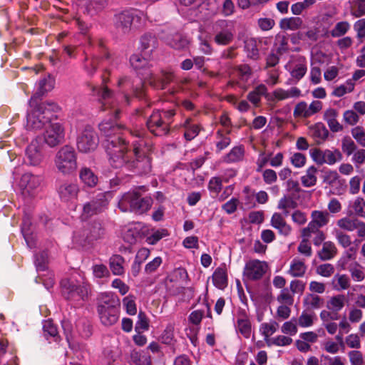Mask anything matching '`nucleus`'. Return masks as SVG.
<instances>
[{
  "instance_id": "f257e3e1",
  "label": "nucleus",
  "mask_w": 365,
  "mask_h": 365,
  "mask_svg": "<svg viewBox=\"0 0 365 365\" xmlns=\"http://www.w3.org/2000/svg\"><path fill=\"white\" fill-rule=\"evenodd\" d=\"M130 133L138 140L132 143L133 150L129 143L120 139L113 140L107 148V155L110 165L114 168H123L139 175L148 174L151 171V158L144 155L142 148L145 142V131L143 128L130 129Z\"/></svg>"
},
{
  "instance_id": "f03ea898",
  "label": "nucleus",
  "mask_w": 365,
  "mask_h": 365,
  "mask_svg": "<svg viewBox=\"0 0 365 365\" xmlns=\"http://www.w3.org/2000/svg\"><path fill=\"white\" fill-rule=\"evenodd\" d=\"M96 311L101 323L105 327L115 324L120 318V301L113 292H101L98 296Z\"/></svg>"
},
{
  "instance_id": "7ed1b4c3",
  "label": "nucleus",
  "mask_w": 365,
  "mask_h": 365,
  "mask_svg": "<svg viewBox=\"0 0 365 365\" xmlns=\"http://www.w3.org/2000/svg\"><path fill=\"white\" fill-rule=\"evenodd\" d=\"M59 110V106L54 102H43L38 104L27 114V128L38 130L46 128L54 117L53 113Z\"/></svg>"
},
{
  "instance_id": "20e7f679",
  "label": "nucleus",
  "mask_w": 365,
  "mask_h": 365,
  "mask_svg": "<svg viewBox=\"0 0 365 365\" xmlns=\"http://www.w3.org/2000/svg\"><path fill=\"white\" fill-rule=\"evenodd\" d=\"M177 115L175 108L154 110L146 121L147 128L155 136L167 135Z\"/></svg>"
},
{
  "instance_id": "39448f33",
  "label": "nucleus",
  "mask_w": 365,
  "mask_h": 365,
  "mask_svg": "<svg viewBox=\"0 0 365 365\" xmlns=\"http://www.w3.org/2000/svg\"><path fill=\"white\" fill-rule=\"evenodd\" d=\"M153 205V199L149 197H141L137 192H128L123 195L119 200L118 207L123 211L128 210L143 214L149 210Z\"/></svg>"
},
{
  "instance_id": "423d86ee",
  "label": "nucleus",
  "mask_w": 365,
  "mask_h": 365,
  "mask_svg": "<svg viewBox=\"0 0 365 365\" xmlns=\"http://www.w3.org/2000/svg\"><path fill=\"white\" fill-rule=\"evenodd\" d=\"M54 163L58 170L63 175H69L77 169V155L75 149L66 145L56 154Z\"/></svg>"
},
{
  "instance_id": "0eeeda50",
  "label": "nucleus",
  "mask_w": 365,
  "mask_h": 365,
  "mask_svg": "<svg viewBox=\"0 0 365 365\" xmlns=\"http://www.w3.org/2000/svg\"><path fill=\"white\" fill-rule=\"evenodd\" d=\"M108 196H110V193L108 192H99L91 200L85 202L80 215L81 220L87 221L92 217L104 212L108 208L109 203Z\"/></svg>"
},
{
  "instance_id": "6e6552de",
  "label": "nucleus",
  "mask_w": 365,
  "mask_h": 365,
  "mask_svg": "<svg viewBox=\"0 0 365 365\" xmlns=\"http://www.w3.org/2000/svg\"><path fill=\"white\" fill-rule=\"evenodd\" d=\"M104 233L105 230L102 224L98 221H94L88 224L86 227L82 230L76 231L73 239L76 244L84 246L86 243L89 244L101 239Z\"/></svg>"
},
{
  "instance_id": "1a4fd4ad",
  "label": "nucleus",
  "mask_w": 365,
  "mask_h": 365,
  "mask_svg": "<svg viewBox=\"0 0 365 365\" xmlns=\"http://www.w3.org/2000/svg\"><path fill=\"white\" fill-rule=\"evenodd\" d=\"M144 83L145 82H143L141 79L134 80L129 76H123L119 78L118 86L124 93L123 98L127 104L130 103V92L138 98H143L145 96Z\"/></svg>"
},
{
  "instance_id": "9d476101",
  "label": "nucleus",
  "mask_w": 365,
  "mask_h": 365,
  "mask_svg": "<svg viewBox=\"0 0 365 365\" xmlns=\"http://www.w3.org/2000/svg\"><path fill=\"white\" fill-rule=\"evenodd\" d=\"M144 14L134 10H124L114 15L113 22L115 27L123 33H128L133 22H139L144 19Z\"/></svg>"
},
{
  "instance_id": "9b49d317",
  "label": "nucleus",
  "mask_w": 365,
  "mask_h": 365,
  "mask_svg": "<svg viewBox=\"0 0 365 365\" xmlns=\"http://www.w3.org/2000/svg\"><path fill=\"white\" fill-rule=\"evenodd\" d=\"M214 41L219 46H227L235 37L233 24L226 20H218L212 26Z\"/></svg>"
},
{
  "instance_id": "f8f14e48",
  "label": "nucleus",
  "mask_w": 365,
  "mask_h": 365,
  "mask_svg": "<svg viewBox=\"0 0 365 365\" xmlns=\"http://www.w3.org/2000/svg\"><path fill=\"white\" fill-rule=\"evenodd\" d=\"M269 269L268 264L259 259H250L245 263L242 280L246 282H257L263 278Z\"/></svg>"
},
{
  "instance_id": "ddd939ff",
  "label": "nucleus",
  "mask_w": 365,
  "mask_h": 365,
  "mask_svg": "<svg viewBox=\"0 0 365 365\" xmlns=\"http://www.w3.org/2000/svg\"><path fill=\"white\" fill-rule=\"evenodd\" d=\"M309 155L312 160L319 165L324 164L333 165L343 158L342 153L337 148L322 150L314 148L309 150Z\"/></svg>"
},
{
  "instance_id": "4468645a",
  "label": "nucleus",
  "mask_w": 365,
  "mask_h": 365,
  "mask_svg": "<svg viewBox=\"0 0 365 365\" xmlns=\"http://www.w3.org/2000/svg\"><path fill=\"white\" fill-rule=\"evenodd\" d=\"M76 145L81 153H87L95 150L98 145V138L95 130L91 126H86L79 133Z\"/></svg>"
},
{
  "instance_id": "2eb2a0df",
  "label": "nucleus",
  "mask_w": 365,
  "mask_h": 365,
  "mask_svg": "<svg viewBox=\"0 0 365 365\" xmlns=\"http://www.w3.org/2000/svg\"><path fill=\"white\" fill-rule=\"evenodd\" d=\"M151 56L141 51L140 53H134L130 57L131 66L137 71L138 74L143 78L145 82V77L151 73L150 68L152 66L150 63Z\"/></svg>"
},
{
  "instance_id": "dca6fc26",
  "label": "nucleus",
  "mask_w": 365,
  "mask_h": 365,
  "mask_svg": "<svg viewBox=\"0 0 365 365\" xmlns=\"http://www.w3.org/2000/svg\"><path fill=\"white\" fill-rule=\"evenodd\" d=\"M65 130L59 123H49L43 134L44 142L50 147H55L64 139Z\"/></svg>"
},
{
  "instance_id": "f3484780",
  "label": "nucleus",
  "mask_w": 365,
  "mask_h": 365,
  "mask_svg": "<svg viewBox=\"0 0 365 365\" xmlns=\"http://www.w3.org/2000/svg\"><path fill=\"white\" fill-rule=\"evenodd\" d=\"M57 193L60 200L66 203H72L77 200L80 188L75 182L62 181L57 187Z\"/></svg>"
},
{
  "instance_id": "a211bd4d",
  "label": "nucleus",
  "mask_w": 365,
  "mask_h": 365,
  "mask_svg": "<svg viewBox=\"0 0 365 365\" xmlns=\"http://www.w3.org/2000/svg\"><path fill=\"white\" fill-rule=\"evenodd\" d=\"M61 287L63 295L68 299H71L76 296L80 299L85 300L88 296V288L86 285L76 284L68 279H64L61 281Z\"/></svg>"
},
{
  "instance_id": "6ab92c4d",
  "label": "nucleus",
  "mask_w": 365,
  "mask_h": 365,
  "mask_svg": "<svg viewBox=\"0 0 365 365\" xmlns=\"http://www.w3.org/2000/svg\"><path fill=\"white\" fill-rule=\"evenodd\" d=\"M173 128L177 130L183 129V136L187 141H191L196 138L201 130L200 125L189 116H182L181 120L176 123Z\"/></svg>"
},
{
  "instance_id": "aec40b11",
  "label": "nucleus",
  "mask_w": 365,
  "mask_h": 365,
  "mask_svg": "<svg viewBox=\"0 0 365 365\" xmlns=\"http://www.w3.org/2000/svg\"><path fill=\"white\" fill-rule=\"evenodd\" d=\"M98 94L101 96V110H108L109 114L114 120L118 119L120 115V110L117 108L115 103H114L111 91L106 86H104L102 88L98 89Z\"/></svg>"
},
{
  "instance_id": "412c9836",
  "label": "nucleus",
  "mask_w": 365,
  "mask_h": 365,
  "mask_svg": "<svg viewBox=\"0 0 365 365\" xmlns=\"http://www.w3.org/2000/svg\"><path fill=\"white\" fill-rule=\"evenodd\" d=\"M175 78L174 73L170 70H162L158 76L153 73L145 77V82L155 89H164Z\"/></svg>"
},
{
  "instance_id": "4be33fe9",
  "label": "nucleus",
  "mask_w": 365,
  "mask_h": 365,
  "mask_svg": "<svg viewBox=\"0 0 365 365\" xmlns=\"http://www.w3.org/2000/svg\"><path fill=\"white\" fill-rule=\"evenodd\" d=\"M43 145L41 138L33 140L28 145L26 155L28 163L34 166L39 165L43 160Z\"/></svg>"
},
{
  "instance_id": "5701e85b",
  "label": "nucleus",
  "mask_w": 365,
  "mask_h": 365,
  "mask_svg": "<svg viewBox=\"0 0 365 365\" xmlns=\"http://www.w3.org/2000/svg\"><path fill=\"white\" fill-rule=\"evenodd\" d=\"M42 178L26 173L20 180L19 185L24 195H32L34 192L40 186Z\"/></svg>"
},
{
  "instance_id": "b1692460",
  "label": "nucleus",
  "mask_w": 365,
  "mask_h": 365,
  "mask_svg": "<svg viewBox=\"0 0 365 365\" xmlns=\"http://www.w3.org/2000/svg\"><path fill=\"white\" fill-rule=\"evenodd\" d=\"M309 135L317 145L322 144L329 136V130L322 123H317L309 127Z\"/></svg>"
},
{
  "instance_id": "393cba45",
  "label": "nucleus",
  "mask_w": 365,
  "mask_h": 365,
  "mask_svg": "<svg viewBox=\"0 0 365 365\" xmlns=\"http://www.w3.org/2000/svg\"><path fill=\"white\" fill-rule=\"evenodd\" d=\"M271 225L276 230H278L279 234L283 236H288L292 232V227L287 223L284 217L282 214L274 212L270 220Z\"/></svg>"
},
{
  "instance_id": "a878e982",
  "label": "nucleus",
  "mask_w": 365,
  "mask_h": 365,
  "mask_svg": "<svg viewBox=\"0 0 365 365\" xmlns=\"http://www.w3.org/2000/svg\"><path fill=\"white\" fill-rule=\"evenodd\" d=\"M311 221L307 227L321 228L329 222V213L327 211L313 210L311 213Z\"/></svg>"
},
{
  "instance_id": "bb28decb",
  "label": "nucleus",
  "mask_w": 365,
  "mask_h": 365,
  "mask_svg": "<svg viewBox=\"0 0 365 365\" xmlns=\"http://www.w3.org/2000/svg\"><path fill=\"white\" fill-rule=\"evenodd\" d=\"M237 329L245 338L249 339L252 333L251 322L245 310L240 312L237 318Z\"/></svg>"
},
{
  "instance_id": "cd10ccee",
  "label": "nucleus",
  "mask_w": 365,
  "mask_h": 365,
  "mask_svg": "<svg viewBox=\"0 0 365 365\" xmlns=\"http://www.w3.org/2000/svg\"><path fill=\"white\" fill-rule=\"evenodd\" d=\"M312 235L314 236L312 240L313 244L317 247L321 245L326 239V235L319 228L306 227L302 229L301 237H307L309 240Z\"/></svg>"
},
{
  "instance_id": "c85d7f7f",
  "label": "nucleus",
  "mask_w": 365,
  "mask_h": 365,
  "mask_svg": "<svg viewBox=\"0 0 365 365\" xmlns=\"http://www.w3.org/2000/svg\"><path fill=\"white\" fill-rule=\"evenodd\" d=\"M338 111L334 108H329L324 113V120L327 123L329 129L334 132H339L343 130V126L337 120Z\"/></svg>"
},
{
  "instance_id": "c756f323",
  "label": "nucleus",
  "mask_w": 365,
  "mask_h": 365,
  "mask_svg": "<svg viewBox=\"0 0 365 365\" xmlns=\"http://www.w3.org/2000/svg\"><path fill=\"white\" fill-rule=\"evenodd\" d=\"M346 301V298L344 294L334 295L327 299L326 307L327 309L335 313V314L339 315V312L344 309Z\"/></svg>"
},
{
  "instance_id": "7c9ffc66",
  "label": "nucleus",
  "mask_w": 365,
  "mask_h": 365,
  "mask_svg": "<svg viewBox=\"0 0 365 365\" xmlns=\"http://www.w3.org/2000/svg\"><path fill=\"white\" fill-rule=\"evenodd\" d=\"M212 283L219 289H224L227 286V273L225 265L217 267L212 276Z\"/></svg>"
},
{
  "instance_id": "2f4dec72",
  "label": "nucleus",
  "mask_w": 365,
  "mask_h": 365,
  "mask_svg": "<svg viewBox=\"0 0 365 365\" xmlns=\"http://www.w3.org/2000/svg\"><path fill=\"white\" fill-rule=\"evenodd\" d=\"M245 156V148L243 145H237L233 147L228 153L222 157V162L232 164L240 162Z\"/></svg>"
},
{
  "instance_id": "473e14b6",
  "label": "nucleus",
  "mask_w": 365,
  "mask_h": 365,
  "mask_svg": "<svg viewBox=\"0 0 365 365\" xmlns=\"http://www.w3.org/2000/svg\"><path fill=\"white\" fill-rule=\"evenodd\" d=\"M125 259L120 255H113L109 258V267L113 275L123 276L125 274Z\"/></svg>"
},
{
  "instance_id": "72a5a7b5",
  "label": "nucleus",
  "mask_w": 365,
  "mask_h": 365,
  "mask_svg": "<svg viewBox=\"0 0 365 365\" xmlns=\"http://www.w3.org/2000/svg\"><path fill=\"white\" fill-rule=\"evenodd\" d=\"M267 88L264 84H259L247 94V98L255 107H259L261 103V98L262 96L267 97Z\"/></svg>"
},
{
  "instance_id": "f704fd0d",
  "label": "nucleus",
  "mask_w": 365,
  "mask_h": 365,
  "mask_svg": "<svg viewBox=\"0 0 365 365\" xmlns=\"http://www.w3.org/2000/svg\"><path fill=\"white\" fill-rule=\"evenodd\" d=\"M301 90L297 87H292L289 90L279 88L272 92V95L277 101H284L292 98H298L301 96Z\"/></svg>"
},
{
  "instance_id": "c9c22d12",
  "label": "nucleus",
  "mask_w": 365,
  "mask_h": 365,
  "mask_svg": "<svg viewBox=\"0 0 365 365\" xmlns=\"http://www.w3.org/2000/svg\"><path fill=\"white\" fill-rule=\"evenodd\" d=\"M157 46V38L150 34H145L140 38V48L143 53H145L151 56L153 50L156 48Z\"/></svg>"
},
{
  "instance_id": "e433bc0d",
  "label": "nucleus",
  "mask_w": 365,
  "mask_h": 365,
  "mask_svg": "<svg viewBox=\"0 0 365 365\" xmlns=\"http://www.w3.org/2000/svg\"><path fill=\"white\" fill-rule=\"evenodd\" d=\"M261 41L255 38H249L245 41V51L248 58L257 60L259 56L258 47Z\"/></svg>"
},
{
  "instance_id": "4c0bfd02",
  "label": "nucleus",
  "mask_w": 365,
  "mask_h": 365,
  "mask_svg": "<svg viewBox=\"0 0 365 365\" xmlns=\"http://www.w3.org/2000/svg\"><path fill=\"white\" fill-rule=\"evenodd\" d=\"M307 269V267L304 261L298 257H295L290 263L288 273L294 277H302L304 275Z\"/></svg>"
},
{
  "instance_id": "58836bf2",
  "label": "nucleus",
  "mask_w": 365,
  "mask_h": 365,
  "mask_svg": "<svg viewBox=\"0 0 365 365\" xmlns=\"http://www.w3.org/2000/svg\"><path fill=\"white\" fill-rule=\"evenodd\" d=\"M79 178L81 182L89 187H95L98 181L97 175L91 170V169L86 167L81 169Z\"/></svg>"
},
{
  "instance_id": "ea45409f",
  "label": "nucleus",
  "mask_w": 365,
  "mask_h": 365,
  "mask_svg": "<svg viewBox=\"0 0 365 365\" xmlns=\"http://www.w3.org/2000/svg\"><path fill=\"white\" fill-rule=\"evenodd\" d=\"M175 324L169 323L163 331L162 334L159 336V340L162 344L168 346H174L176 343V339L175 337Z\"/></svg>"
},
{
  "instance_id": "a19ab883",
  "label": "nucleus",
  "mask_w": 365,
  "mask_h": 365,
  "mask_svg": "<svg viewBox=\"0 0 365 365\" xmlns=\"http://www.w3.org/2000/svg\"><path fill=\"white\" fill-rule=\"evenodd\" d=\"M337 254V248L331 241L324 242L322 248L318 252L319 257L324 261L334 258Z\"/></svg>"
},
{
  "instance_id": "79ce46f5",
  "label": "nucleus",
  "mask_w": 365,
  "mask_h": 365,
  "mask_svg": "<svg viewBox=\"0 0 365 365\" xmlns=\"http://www.w3.org/2000/svg\"><path fill=\"white\" fill-rule=\"evenodd\" d=\"M317 168L314 165L309 166L304 175L301 177V182L305 187L314 186L317 182Z\"/></svg>"
},
{
  "instance_id": "37998d69",
  "label": "nucleus",
  "mask_w": 365,
  "mask_h": 365,
  "mask_svg": "<svg viewBox=\"0 0 365 365\" xmlns=\"http://www.w3.org/2000/svg\"><path fill=\"white\" fill-rule=\"evenodd\" d=\"M324 299L318 294H307L303 299V304L308 309H319L324 305Z\"/></svg>"
},
{
  "instance_id": "c03bdc74",
  "label": "nucleus",
  "mask_w": 365,
  "mask_h": 365,
  "mask_svg": "<svg viewBox=\"0 0 365 365\" xmlns=\"http://www.w3.org/2000/svg\"><path fill=\"white\" fill-rule=\"evenodd\" d=\"M303 21L300 17L284 18L279 22V26L283 30L295 31L301 28Z\"/></svg>"
},
{
  "instance_id": "a18cd8bd",
  "label": "nucleus",
  "mask_w": 365,
  "mask_h": 365,
  "mask_svg": "<svg viewBox=\"0 0 365 365\" xmlns=\"http://www.w3.org/2000/svg\"><path fill=\"white\" fill-rule=\"evenodd\" d=\"M43 336L47 340L52 339L53 341H56L59 337L57 327L53 324L51 319L45 320L43 322Z\"/></svg>"
},
{
  "instance_id": "49530a36",
  "label": "nucleus",
  "mask_w": 365,
  "mask_h": 365,
  "mask_svg": "<svg viewBox=\"0 0 365 365\" xmlns=\"http://www.w3.org/2000/svg\"><path fill=\"white\" fill-rule=\"evenodd\" d=\"M230 134H227L222 129H218L216 131L215 137H216V148L217 151L220 152L222 150L227 148L231 143V138L229 136Z\"/></svg>"
},
{
  "instance_id": "de8ad7c7",
  "label": "nucleus",
  "mask_w": 365,
  "mask_h": 365,
  "mask_svg": "<svg viewBox=\"0 0 365 365\" xmlns=\"http://www.w3.org/2000/svg\"><path fill=\"white\" fill-rule=\"evenodd\" d=\"M297 207V202L289 195H284L282 197L277 205V208L283 211L284 215L287 216L289 210L295 209Z\"/></svg>"
},
{
  "instance_id": "09e8293b",
  "label": "nucleus",
  "mask_w": 365,
  "mask_h": 365,
  "mask_svg": "<svg viewBox=\"0 0 365 365\" xmlns=\"http://www.w3.org/2000/svg\"><path fill=\"white\" fill-rule=\"evenodd\" d=\"M120 126L115 123L111 128L108 130V133L107 134H103L106 138V151L107 152V148L111 142L115 140V139H120L125 143H129L128 141L125 140L121 135H120Z\"/></svg>"
},
{
  "instance_id": "8fccbe9b",
  "label": "nucleus",
  "mask_w": 365,
  "mask_h": 365,
  "mask_svg": "<svg viewBox=\"0 0 365 365\" xmlns=\"http://www.w3.org/2000/svg\"><path fill=\"white\" fill-rule=\"evenodd\" d=\"M120 126L115 123L111 128L108 130V133L107 134H103L106 138V151L107 152V148L111 142L115 140V139H120L125 143H129L128 141L125 140L121 135H120Z\"/></svg>"
},
{
  "instance_id": "3c124183",
  "label": "nucleus",
  "mask_w": 365,
  "mask_h": 365,
  "mask_svg": "<svg viewBox=\"0 0 365 365\" xmlns=\"http://www.w3.org/2000/svg\"><path fill=\"white\" fill-rule=\"evenodd\" d=\"M349 5L350 14L355 18L365 15V0H351Z\"/></svg>"
},
{
  "instance_id": "603ef678",
  "label": "nucleus",
  "mask_w": 365,
  "mask_h": 365,
  "mask_svg": "<svg viewBox=\"0 0 365 365\" xmlns=\"http://www.w3.org/2000/svg\"><path fill=\"white\" fill-rule=\"evenodd\" d=\"M307 71V67L305 61H300L294 64V67L289 70V73L293 78L299 81L305 76Z\"/></svg>"
},
{
  "instance_id": "864d4df0",
  "label": "nucleus",
  "mask_w": 365,
  "mask_h": 365,
  "mask_svg": "<svg viewBox=\"0 0 365 365\" xmlns=\"http://www.w3.org/2000/svg\"><path fill=\"white\" fill-rule=\"evenodd\" d=\"M315 318L314 312L304 310L297 319V324L303 328L309 327L313 325Z\"/></svg>"
},
{
  "instance_id": "5fc2aeb1",
  "label": "nucleus",
  "mask_w": 365,
  "mask_h": 365,
  "mask_svg": "<svg viewBox=\"0 0 365 365\" xmlns=\"http://www.w3.org/2000/svg\"><path fill=\"white\" fill-rule=\"evenodd\" d=\"M107 0H91L86 6L88 14L93 16L101 11L106 5Z\"/></svg>"
},
{
  "instance_id": "6e6d98bb",
  "label": "nucleus",
  "mask_w": 365,
  "mask_h": 365,
  "mask_svg": "<svg viewBox=\"0 0 365 365\" xmlns=\"http://www.w3.org/2000/svg\"><path fill=\"white\" fill-rule=\"evenodd\" d=\"M316 3V0H304L294 3L291 6V11L294 15H301L304 11Z\"/></svg>"
},
{
  "instance_id": "4d7b16f0",
  "label": "nucleus",
  "mask_w": 365,
  "mask_h": 365,
  "mask_svg": "<svg viewBox=\"0 0 365 365\" xmlns=\"http://www.w3.org/2000/svg\"><path fill=\"white\" fill-rule=\"evenodd\" d=\"M149 322V319L146 314L143 311H140L138 315V320L135 325V332H143L145 331H148L150 327Z\"/></svg>"
},
{
  "instance_id": "13d9d810",
  "label": "nucleus",
  "mask_w": 365,
  "mask_h": 365,
  "mask_svg": "<svg viewBox=\"0 0 365 365\" xmlns=\"http://www.w3.org/2000/svg\"><path fill=\"white\" fill-rule=\"evenodd\" d=\"M135 297L129 294L123 299V304L128 314L133 316L137 313V306L135 303Z\"/></svg>"
},
{
  "instance_id": "bf43d9fd",
  "label": "nucleus",
  "mask_w": 365,
  "mask_h": 365,
  "mask_svg": "<svg viewBox=\"0 0 365 365\" xmlns=\"http://www.w3.org/2000/svg\"><path fill=\"white\" fill-rule=\"evenodd\" d=\"M350 29V24L347 21H340L336 24L330 34L334 38L341 37L345 35Z\"/></svg>"
},
{
  "instance_id": "052dcab7",
  "label": "nucleus",
  "mask_w": 365,
  "mask_h": 365,
  "mask_svg": "<svg viewBox=\"0 0 365 365\" xmlns=\"http://www.w3.org/2000/svg\"><path fill=\"white\" fill-rule=\"evenodd\" d=\"M354 83L351 80H347L343 85L336 87L332 93V95L336 97H341L346 93H351L354 89Z\"/></svg>"
},
{
  "instance_id": "680f3d73",
  "label": "nucleus",
  "mask_w": 365,
  "mask_h": 365,
  "mask_svg": "<svg viewBox=\"0 0 365 365\" xmlns=\"http://www.w3.org/2000/svg\"><path fill=\"white\" fill-rule=\"evenodd\" d=\"M334 235L339 245L344 248H348L351 243V237L340 230L334 229Z\"/></svg>"
},
{
  "instance_id": "e2e57ef3",
  "label": "nucleus",
  "mask_w": 365,
  "mask_h": 365,
  "mask_svg": "<svg viewBox=\"0 0 365 365\" xmlns=\"http://www.w3.org/2000/svg\"><path fill=\"white\" fill-rule=\"evenodd\" d=\"M297 251L306 257H310L312 255V249L309 240L307 237H301Z\"/></svg>"
},
{
  "instance_id": "0e129e2a",
  "label": "nucleus",
  "mask_w": 365,
  "mask_h": 365,
  "mask_svg": "<svg viewBox=\"0 0 365 365\" xmlns=\"http://www.w3.org/2000/svg\"><path fill=\"white\" fill-rule=\"evenodd\" d=\"M358 219H351L347 217L337 220L336 225L341 230L352 232L355 230V225Z\"/></svg>"
},
{
  "instance_id": "69168bd1",
  "label": "nucleus",
  "mask_w": 365,
  "mask_h": 365,
  "mask_svg": "<svg viewBox=\"0 0 365 365\" xmlns=\"http://www.w3.org/2000/svg\"><path fill=\"white\" fill-rule=\"evenodd\" d=\"M169 235L166 229H159L154 231L150 236L147 237L146 242L150 245H155L162 238Z\"/></svg>"
},
{
  "instance_id": "338daca9",
  "label": "nucleus",
  "mask_w": 365,
  "mask_h": 365,
  "mask_svg": "<svg viewBox=\"0 0 365 365\" xmlns=\"http://www.w3.org/2000/svg\"><path fill=\"white\" fill-rule=\"evenodd\" d=\"M356 145L350 137H344L341 140V150L347 155L350 156L354 153Z\"/></svg>"
},
{
  "instance_id": "774afa93",
  "label": "nucleus",
  "mask_w": 365,
  "mask_h": 365,
  "mask_svg": "<svg viewBox=\"0 0 365 365\" xmlns=\"http://www.w3.org/2000/svg\"><path fill=\"white\" fill-rule=\"evenodd\" d=\"M132 361L135 365H151V357L148 355H142L138 351L131 354Z\"/></svg>"
}]
</instances>
